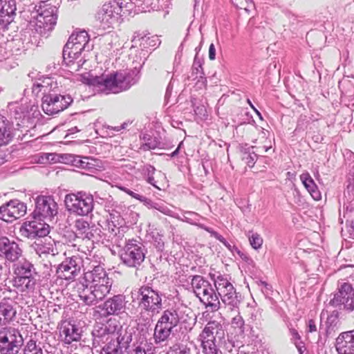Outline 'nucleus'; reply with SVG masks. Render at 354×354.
Instances as JSON below:
<instances>
[{
    "mask_svg": "<svg viewBox=\"0 0 354 354\" xmlns=\"http://www.w3.org/2000/svg\"><path fill=\"white\" fill-rule=\"evenodd\" d=\"M91 270L84 272L85 288L80 294V297L86 305H95L104 299L110 292L112 281L107 272L100 266L92 265Z\"/></svg>",
    "mask_w": 354,
    "mask_h": 354,
    "instance_id": "f257e3e1",
    "label": "nucleus"
},
{
    "mask_svg": "<svg viewBox=\"0 0 354 354\" xmlns=\"http://www.w3.org/2000/svg\"><path fill=\"white\" fill-rule=\"evenodd\" d=\"M80 80L88 86L95 88L104 94H117L129 88L127 77L121 71H113L101 75H93L91 71L80 75Z\"/></svg>",
    "mask_w": 354,
    "mask_h": 354,
    "instance_id": "f03ea898",
    "label": "nucleus"
},
{
    "mask_svg": "<svg viewBox=\"0 0 354 354\" xmlns=\"http://www.w3.org/2000/svg\"><path fill=\"white\" fill-rule=\"evenodd\" d=\"M35 8L36 15L34 18L36 30L40 34L52 30L57 23V8L48 1H42Z\"/></svg>",
    "mask_w": 354,
    "mask_h": 354,
    "instance_id": "7ed1b4c3",
    "label": "nucleus"
},
{
    "mask_svg": "<svg viewBox=\"0 0 354 354\" xmlns=\"http://www.w3.org/2000/svg\"><path fill=\"white\" fill-rule=\"evenodd\" d=\"M24 344L20 331L12 326L0 328V354H17Z\"/></svg>",
    "mask_w": 354,
    "mask_h": 354,
    "instance_id": "20e7f679",
    "label": "nucleus"
},
{
    "mask_svg": "<svg viewBox=\"0 0 354 354\" xmlns=\"http://www.w3.org/2000/svg\"><path fill=\"white\" fill-rule=\"evenodd\" d=\"M90 264L91 259L88 257L82 259L77 256H73L66 259L59 266L57 273L62 279L73 280L80 273L82 267L85 272L89 270L91 266Z\"/></svg>",
    "mask_w": 354,
    "mask_h": 354,
    "instance_id": "39448f33",
    "label": "nucleus"
},
{
    "mask_svg": "<svg viewBox=\"0 0 354 354\" xmlns=\"http://www.w3.org/2000/svg\"><path fill=\"white\" fill-rule=\"evenodd\" d=\"M211 279L214 281L216 290L221 301L227 306H237L239 304L238 294L233 285L221 274H209Z\"/></svg>",
    "mask_w": 354,
    "mask_h": 354,
    "instance_id": "423d86ee",
    "label": "nucleus"
},
{
    "mask_svg": "<svg viewBox=\"0 0 354 354\" xmlns=\"http://www.w3.org/2000/svg\"><path fill=\"white\" fill-rule=\"evenodd\" d=\"M64 202L69 211L81 216L87 215L93 208V198L82 192L67 194Z\"/></svg>",
    "mask_w": 354,
    "mask_h": 354,
    "instance_id": "0eeeda50",
    "label": "nucleus"
},
{
    "mask_svg": "<svg viewBox=\"0 0 354 354\" xmlns=\"http://www.w3.org/2000/svg\"><path fill=\"white\" fill-rule=\"evenodd\" d=\"M121 12L122 7L118 2L113 1L106 3L98 10L95 15V19L99 22L100 27L106 30L113 27L118 22Z\"/></svg>",
    "mask_w": 354,
    "mask_h": 354,
    "instance_id": "6e6552de",
    "label": "nucleus"
},
{
    "mask_svg": "<svg viewBox=\"0 0 354 354\" xmlns=\"http://www.w3.org/2000/svg\"><path fill=\"white\" fill-rule=\"evenodd\" d=\"M73 101L69 95L47 94L42 97L41 107L45 113L54 115L66 109Z\"/></svg>",
    "mask_w": 354,
    "mask_h": 354,
    "instance_id": "1a4fd4ad",
    "label": "nucleus"
},
{
    "mask_svg": "<svg viewBox=\"0 0 354 354\" xmlns=\"http://www.w3.org/2000/svg\"><path fill=\"white\" fill-rule=\"evenodd\" d=\"M139 305L151 316L159 313L162 308V298L159 294L149 286H142L139 289Z\"/></svg>",
    "mask_w": 354,
    "mask_h": 354,
    "instance_id": "9d476101",
    "label": "nucleus"
},
{
    "mask_svg": "<svg viewBox=\"0 0 354 354\" xmlns=\"http://www.w3.org/2000/svg\"><path fill=\"white\" fill-rule=\"evenodd\" d=\"M145 255L142 245L136 241L129 240L125 247L122 259L124 264L129 267L140 266L145 260Z\"/></svg>",
    "mask_w": 354,
    "mask_h": 354,
    "instance_id": "9b49d317",
    "label": "nucleus"
},
{
    "mask_svg": "<svg viewBox=\"0 0 354 354\" xmlns=\"http://www.w3.org/2000/svg\"><path fill=\"white\" fill-rule=\"evenodd\" d=\"M21 232L28 239L44 238L50 233V225L39 217L35 216L32 220L24 224Z\"/></svg>",
    "mask_w": 354,
    "mask_h": 354,
    "instance_id": "f8f14e48",
    "label": "nucleus"
},
{
    "mask_svg": "<svg viewBox=\"0 0 354 354\" xmlns=\"http://www.w3.org/2000/svg\"><path fill=\"white\" fill-rule=\"evenodd\" d=\"M57 204L50 196H39L36 198L34 213L39 218L51 220L57 214Z\"/></svg>",
    "mask_w": 354,
    "mask_h": 354,
    "instance_id": "ddd939ff",
    "label": "nucleus"
},
{
    "mask_svg": "<svg viewBox=\"0 0 354 354\" xmlns=\"http://www.w3.org/2000/svg\"><path fill=\"white\" fill-rule=\"evenodd\" d=\"M26 213V205L18 200H11L0 207V218L6 222H12Z\"/></svg>",
    "mask_w": 354,
    "mask_h": 354,
    "instance_id": "4468645a",
    "label": "nucleus"
},
{
    "mask_svg": "<svg viewBox=\"0 0 354 354\" xmlns=\"http://www.w3.org/2000/svg\"><path fill=\"white\" fill-rule=\"evenodd\" d=\"M331 302L335 306H344V308L352 310L354 308V289L348 283H342Z\"/></svg>",
    "mask_w": 354,
    "mask_h": 354,
    "instance_id": "2eb2a0df",
    "label": "nucleus"
},
{
    "mask_svg": "<svg viewBox=\"0 0 354 354\" xmlns=\"http://www.w3.org/2000/svg\"><path fill=\"white\" fill-rule=\"evenodd\" d=\"M22 250L14 241H10L6 236L0 237V256L14 262L21 256Z\"/></svg>",
    "mask_w": 354,
    "mask_h": 354,
    "instance_id": "dca6fc26",
    "label": "nucleus"
},
{
    "mask_svg": "<svg viewBox=\"0 0 354 354\" xmlns=\"http://www.w3.org/2000/svg\"><path fill=\"white\" fill-rule=\"evenodd\" d=\"M89 41L88 33L85 30L76 31L70 36L65 45V55L72 53L71 48H75V53L82 52Z\"/></svg>",
    "mask_w": 354,
    "mask_h": 354,
    "instance_id": "f3484780",
    "label": "nucleus"
},
{
    "mask_svg": "<svg viewBox=\"0 0 354 354\" xmlns=\"http://www.w3.org/2000/svg\"><path fill=\"white\" fill-rule=\"evenodd\" d=\"M224 330L222 324L217 321H209L199 335L201 342H216V337L223 338Z\"/></svg>",
    "mask_w": 354,
    "mask_h": 354,
    "instance_id": "a211bd4d",
    "label": "nucleus"
},
{
    "mask_svg": "<svg viewBox=\"0 0 354 354\" xmlns=\"http://www.w3.org/2000/svg\"><path fill=\"white\" fill-rule=\"evenodd\" d=\"M124 337L119 331L114 330L108 332L106 336V344L102 348L100 354H121V343Z\"/></svg>",
    "mask_w": 354,
    "mask_h": 354,
    "instance_id": "6ab92c4d",
    "label": "nucleus"
},
{
    "mask_svg": "<svg viewBox=\"0 0 354 354\" xmlns=\"http://www.w3.org/2000/svg\"><path fill=\"white\" fill-rule=\"evenodd\" d=\"M335 347L339 354H354V330L340 333Z\"/></svg>",
    "mask_w": 354,
    "mask_h": 354,
    "instance_id": "aec40b11",
    "label": "nucleus"
},
{
    "mask_svg": "<svg viewBox=\"0 0 354 354\" xmlns=\"http://www.w3.org/2000/svg\"><path fill=\"white\" fill-rule=\"evenodd\" d=\"M16 10L15 0H0V28H6L12 21Z\"/></svg>",
    "mask_w": 354,
    "mask_h": 354,
    "instance_id": "412c9836",
    "label": "nucleus"
},
{
    "mask_svg": "<svg viewBox=\"0 0 354 354\" xmlns=\"http://www.w3.org/2000/svg\"><path fill=\"white\" fill-rule=\"evenodd\" d=\"M60 336L65 344H70L73 342H78L81 339L79 328L71 322H64L60 328Z\"/></svg>",
    "mask_w": 354,
    "mask_h": 354,
    "instance_id": "4be33fe9",
    "label": "nucleus"
},
{
    "mask_svg": "<svg viewBox=\"0 0 354 354\" xmlns=\"http://www.w3.org/2000/svg\"><path fill=\"white\" fill-rule=\"evenodd\" d=\"M74 230L76 237L79 239L90 241L94 237L93 227H91L89 223L83 218H79L75 221Z\"/></svg>",
    "mask_w": 354,
    "mask_h": 354,
    "instance_id": "5701e85b",
    "label": "nucleus"
},
{
    "mask_svg": "<svg viewBox=\"0 0 354 354\" xmlns=\"http://www.w3.org/2000/svg\"><path fill=\"white\" fill-rule=\"evenodd\" d=\"M17 317V309L8 302H0V326H6L14 322Z\"/></svg>",
    "mask_w": 354,
    "mask_h": 354,
    "instance_id": "b1692460",
    "label": "nucleus"
},
{
    "mask_svg": "<svg viewBox=\"0 0 354 354\" xmlns=\"http://www.w3.org/2000/svg\"><path fill=\"white\" fill-rule=\"evenodd\" d=\"M299 178L303 185L312 198L315 201H320L322 199V194L310 174L307 171L304 172L300 175Z\"/></svg>",
    "mask_w": 354,
    "mask_h": 354,
    "instance_id": "393cba45",
    "label": "nucleus"
},
{
    "mask_svg": "<svg viewBox=\"0 0 354 354\" xmlns=\"http://www.w3.org/2000/svg\"><path fill=\"white\" fill-rule=\"evenodd\" d=\"M124 299L121 295H115L104 303L103 309L108 315H118L124 308Z\"/></svg>",
    "mask_w": 354,
    "mask_h": 354,
    "instance_id": "a878e982",
    "label": "nucleus"
},
{
    "mask_svg": "<svg viewBox=\"0 0 354 354\" xmlns=\"http://www.w3.org/2000/svg\"><path fill=\"white\" fill-rule=\"evenodd\" d=\"M72 53L69 55H65V46L63 49V58L64 61L67 66L71 67L74 71H77L80 69V66H82L86 60H82L81 57L82 52H77L75 53V48H71Z\"/></svg>",
    "mask_w": 354,
    "mask_h": 354,
    "instance_id": "bb28decb",
    "label": "nucleus"
},
{
    "mask_svg": "<svg viewBox=\"0 0 354 354\" xmlns=\"http://www.w3.org/2000/svg\"><path fill=\"white\" fill-rule=\"evenodd\" d=\"M179 322L180 318L177 310L172 308L165 310L158 320V322L172 328H174Z\"/></svg>",
    "mask_w": 354,
    "mask_h": 354,
    "instance_id": "cd10ccee",
    "label": "nucleus"
},
{
    "mask_svg": "<svg viewBox=\"0 0 354 354\" xmlns=\"http://www.w3.org/2000/svg\"><path fill=\"white\" fill-rule=\"evenodd\" d=\"M191 284L196 295L198 298L205 292L207 293L208 290H211L210 283L199 275H196L193 277Z\"/></svg>",
    "mask_w": 354,
    "mask_h": 354,
    "instance_id": "c85d7f7f",
    "label": "nucleus"
},
{
    "mask_svg": "<svg viewBox=\"0 0 354 354\" xmlns=\"http://www.w3.org/2000/svg\"><path fill=\"white\" fill-rule=\"evenodd\" d=\"M12 286L20 292H28L35 288V279L34 277H13Z\"/></svg>",
    "mask_w": 354,
    "mask_h": 354,
    "instance_id": "c756f323",
    "label": "nucleus"
},
{
    "mask_svg": "<svg viewBox=\"0 0 354 354\" xmlns=\"http://www.w3.org/2000/svg\"><path fill=\"white\" fill-rule=\"evenodd\" d=\"M174 328L157 322L154 329L153 338L156 344L167 340Z\"/></svg>",
    "mask_w": 354,
    "mask_h": 354,
    "instance_id": "7c9ffc66",
    "label": "nucleus"
},
{
    "mask_svg": "<svg viewBox=\"0 0 354 354\" xmlns=\"http://www.w3.org/2000/svg\"><path fill=\"white\" fill-rule=\"evenodd\" d=\"M32 246L39 254H49L53 251V244L50 237L46 238V236L44 238L37 239Z\"/></svg>",
    "mask_w": 354,
    "mask_h": 354,
    "instance_id": "2f4dec72",
    "label": "nucleus"
},
{
    "mask_svg": "<svg viewBox=\"0 0 354 354\" xmlns=\"http://www.w3.org/2000/svg\"><path fill=\"white\" fill-rule=\"evenodd\" d=\"M12 138L11 124L0 118V147L8 144Z\"/></svg>",
    "mask_w": 354,
    "mask_h": 354,
    "instance_id": "473e14b6",
    "label": "nucleus"
},
{
    "mask_svg": "<svg viewBox=\"0 0 354 354\" xmlns=\"http://www.w3.org/2000/svg\"><path fill=\"white\" fill-rule=\"evenodd\" d=\"M199 299L207 306H209L210 308H212L213 310L216 311L220 308V301L212 287L211 290H208L207 292H205Z\"/></svg>",
    "mask_w": 354,
    "mask_h": 354,
    "instance_id": "72a5a7b5",
    "label": "nucleus"
},
{
    "mask_svg": "<svg viewBox=\"0 0 354 354\" xmlns=\"http://www.w3.org/2000/svg\"><path fill=\"white\" fill-rule=\"evenodd\" d=\"M14 277H33L30 264L26 263L17 265L14 270Z\"/></svg>",
    "mask_w": 354,
    "mask_h": 354,
    "instance_id": "f704fd0d",
    "label": "nucleus"
},
{
    "mask_svg": "<svg viewBox=\"0 0 354 354\" xmlns=\"http://www.w3.org/2000/svg\"><path fill=\"white\" fill-rule=\"evenodd\" d=\"M133 354H154V348L146 340L142 341L138 345L135 346Z\"/></svg>",
    "mask_w": 354,
    "mask_h": 354,
    "instance_id": "c9c22d12",
    "label": "nucleus"
},
{
    "mask_svg": "<svg viewBox=\"0 0 354 354\" xmlns=\"http://www.w3.org/2000/svg\"><path fill=\"white\" fill-rule=\"evenodd\" d=\"M24 354H43L42 348L34 339L28 340L23 350Z\"/></svg>",
    "mask_w": 354,
    "mask_h": 354,
    "instance_id": "e433bc0d",
    "label": "nucleus"
},
{
    "mask_svg": "<svg viewBox=\"0 0 354 354\" xmlns=\"http://www.w3.org/2000/svg\"><path fill=\"white\" fill-rule=\"evenodd\" d=\"M53 80L50 78H46L42 82H36L33 84L32 90L33 93L38 94L39 92L43 91L46 93L49 91L48 86H51Z\"/></svg>",
    "mask_w": 354,
    "mask_h": 354,
    "instance_id": "4c0bfd02",
    "label": "nucleus"
},
{
    "mask_svg": "<svg viewBox=\"0 0 354 354\" xmlns=\"http://www.w3.org/2000/svg\"><path fill=\"white\" fill-rule=\"evenodd\" d=\"M232 3L239 9L244 10L249 13L254 8L252 0H231Z\"/></svg>",
    "mask_w": 354,
    "mask_h": 354,
    "instance_id": "58836bf2",
    "label": "nucleus"
},
{
    "mask_svg": "<svg viewBox=\"0 0 354 354\" xmlns=\"http://www.w3.org/2000/svg\"><path fill=\"white\" fill-rule=\"evenodd\" d=\"M201 346L203 354H218V348L216 342H201Z\"/></svg>",
    "mask_w": 354,
    "mask_h": 354,
    "instance_id": "ea45409f",
    "label": "nucleus"
},
{
    "mask_svg": "<svg viewBox=\"0 0 354 354\" xmlns=\"http://www.w3.org/2000/svg\"><path fill=\"white\" fill-rule=\"evenodd\" d=\"M86 160V170L92 171L93 169L99 170L102 168V162L98 160L91 157H88Z\"/></svg>",
    "mask_w": 354,
    "mask_h": 354,
    "instance_id": "a19ab883",
    "label": "nucleus"
},
{
    "mask_svg": "<svg viewBox=\"0 0 354 354\" xmlns=\"http://www.w3.org/2000/svg\"><path fill=\"white\" fill-rule=\"evenodd\" d=\"M249 241L251 246L255 250L261 248L263 243V238L258 233L252 234L249 237Z\"/></svg>",
    "mask_w": 354,
    "mask_h": 354,
    "instance_id": "79ce46f5",
    "label": "nucleus"
},
{
    "mask_svg": "<svg viewBox=\"0 0 354 354\" xmlns=\"http://www.w3.org/2000/svg\"><path fill=\"white\" fill-rule=\"evenodd\" d=\"M241 159L247 166L251 168L255 164L257 154H255L254 152L251 153L250 152L244 151L242 153Z\"/></svg>",
    "mask_w": 354,
    "mask_h": 354,
    "instance_id": "37998d69",
    "label": "nucleus"
},
{
    "mask_svg": "<svg viewBox=\"0 0 354 354\" xmlns=\"http://www.w3.org/2000/svg\"><path fill=\"white\" fill-rule=\"evenodd\" d=\"M231 324L232 327L239 330V333H243L245 322L239 314L232 318Z\"/></svg>",
    "mask_w": 354,
    "mask_h": 354,
    "instance_id": "c03bdc74",
    "label": "nucleus"
},
{
    "mask_svg": "<svg viewBox=\"0 0 354 354\" xmlns=\"http://www.w3.org/2000/svg\"><path fill=\"white\" fill-rule=\"evenodd\" d=\"M118 187L120 190L125 192L128 195L131 196V197H133L141 202H143L145 201V198L144 196L134 193L133 192H132L131 190L129 189L128 188H127L125 187L119 186Z\"/></svg>",
    "mask_w": 354,
    "mask_h": 354,
    "instance_id": "a18cd8bd",
    "label": "nucleus"
},
{
    "mask_svg": "<svg viewBox=\"0 0 354 354\" xmlns=\"http://www.w3.org/2000/svg\"><path fill=\"white\" fill-rule=\"evenodd\" d=\"M144 150L154 149L157 147V143L154 139L147 138V141L143 143L142 146Z\"/></svg>",
    "mask_w": 354,
    "mask_h": 354,
    "instance_id": "49530a36",
    "label": "nucleus"
},
{
    "mask_svg": "<svg viewBox=\"0 0 354 354\" xmlns=\"http://www.w3.org/2000/svg\"><path fill=\"white\" fill-rule=\"evenodd\" d=\"M88 158V156H84V157H78L77 158L75 159L74 162H75V166H77V167L80 168V169H86V160H85V159H87Z\"/></svg>",
    "mask_w": 354,
    "mask_h": 354,
    "instance_id": "de8ad7c7",
    "label": "nucleus"
},
{
    "mask_svg": "<svg viewBox=\"0 0 354 354\" xmlns=\"http://www.w3.org/2000/svg\"><path fill=\"white\" fill-rule=\"evenodd\" d=\"M209 58L210 60H214L216 58V48L214 44L212 43L209 47Z\"/></svg>",
    "mask_w": 354,
    "mask_h": 354,
    "instance_id": "09e8293b",
    "label": "nucleus"
},
{
    "mask_svg": "<svg viewBox=\"0 0 354 354\" xmlns=\"http://www.w3.org/2000/svg\"><path fill=\"white\" fill-rule=\"evenodd\" d=\"M308 333H315L317 331V326L315 324V322L313 319H310L308 321Z\"/></svg>",
    "mask_w": 354,
    "mask_h": 354,
    "instance_id": "8fccbe9b",
    "label": "nucleus"
},
{
    "mask_svg": "<svg viewBox=\"0 0 354 354\" xmlns=\"http://www.w3.org/2000/svg\"><path fill=\"white\" fill-rule=\"evenodd\" d=\"M290 333L291 335L292 336V339H294L295 343L297 342V341L300 340L301 337L296 329L292 328H290Z\"/></svg>",
    "mask_w": 354,
    "mask_h": 354,
    "instance_id": "3c124183",
    "label": "nucleus"
},
{
    "mask_svg": "<svg viewBox=\"0 0 354 354\" xmlns=\"http://www.w3.org/2000/svg\"><path fill=\"white\" fill-rule=\"evenodd\" d=\"M271 148V145L269 146H263V151L264 152H266Z\"/></svg>",
    "mask_w": 354,
    "mask_h": 354,
    "instance_id": "603ef678",
    "label": "nucleus"
},
{
    "mask_svg": "<svg viewBox=\"0 0 354 354\" xmlns=\"http://www.w3.org/2000/svg\"><path fill=\"white\" fill-rule=\"evenodd\" d=\"M216 238H217V239H218V240H219L221 242H223V243H224V242H225V241H225V239H224V238H223V236H216Z\"/></svg>",
    "mask_w": 354,
    "mask_h": 354,
    "instance_id": "864d4df0",
    "label": "nucleus"
},
{
    "mask_svg": "<svg viewBox=\"0 0 354 354\" xmlns=\"http://www.w3.org/2000/svg\"><path fill=\"white\" fill-rule=\"evenodd\" d=\"M257 151L259 152V153H261V147H257Z\"/></svg>",
    "mask_w": 354,
    "mask_h": 354,
    "instance_id": "5fc2aeb1",
    "label": "nucleus"
},
{
    "mask_svg": "<svg viewBox=\"0 0 354 354\" xmlns=\"http://www.w3.org/2000/svg\"><path fill=\"white\" fill-rule=\"evenodd\" d=\"M178 149H176V150L175 151H174V152H173L172 156H174L175 154H176V153H177V152H178Z\"/></svg>",
    "mask_w": 354,
    "mask_h": 354,
    "instance_id": "6e6d98bb",
    "label": "nucleus"
},
{
    "mask_svg": "<svg viewBox=\"0 0 354 354\" xmlns=\"http://www.w3.org/2000/svg\"><path fill=\"white\" fill-rule=\"evenodd\" d=\"M248 104H250V106H251L252 108H254V107H253V106L252 105V104H251L250 101L249 100H248Z\"/></svg>",
    "mask_w": 354,
    "mask_h": 354,
    "instance_id": "4d7b16f0",
    "label": "nucleus"
},
{
    "mask_svg": "<svg viewBox=\"0 0 354 354\" xmlns=\"http://www.w3.org/2000/svg\"><path fill=\"white\" fill-rule=\"evenodd\" d=\"M152 185H153V187H156V188H158V189H160V188H159V187H158L157 186H156V185H153V184H152Z\"/></svg>",
    "mask_w": 354,
    "mask_h": 354,
    "instance_id": "13d9d810",
    "label": "nucleus"
},
{
    "mask_svg": "<svg viewBox=\"0 0 354 354\" xmlns=\"http://www.w3.org/2000/svg\"><path fill=\"white\" fill-rule=\"evenodd\" d=\"M143 139L145 140L147 139V137L144 136Z\"/></svg>",
    "mask_w": 354,
    "mask_h": 354,
    "instance_id": "bf43d9fd",
    "label": "nucleus"
}]
</instances>
